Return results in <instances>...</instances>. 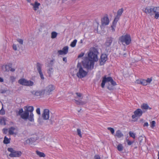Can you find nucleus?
<instances>
[{
    "label": "nucleus",
    "mask_w": 159,
    "mask_h": 159,
    "mask_svg": "<svg viewBox=\"0 0 159 159\" xmlns=\"http://www.w3.org/2000/svg\"><path fill=\"white\" fill-rule=\"evenodd\" d=\"M24 109L26 111L28 112V113L30 112V113H33L34 110V107L33 106H26L25 107H24Z\"/></svg>",
    "instance_id": "nucleus-21"
},
{
    "label": "nucleus",
    "mask_w": 159,
    "mask_h": 159,
    "mask_svg": "<svg viewBox=\"0 0 159 159\" xmlns=\"http://www.w3.org/2000/svg\"><path fill=\"white\" fill-rule=\"evenodd\" d=\"M53 60H51V61H50V62L51 63H52L53 62Z\"/></svg>",
    "instance_id": "nucleus-62"
},
{
    "label": "nucleus",
    "mask_w": 159,
    "mask_h": 159,
    "mask_svg": "<svg viewBox=\"0 0 159 159\" xmlns=\"http://www.w3.org/2000/svg\"><path fill=\"white\" fill-rule=\"evenodd\" d=\"M3 79L2 78L0 77V82H3Z\"/></svg>",
    "instance_id": "nucleus-58"
},
{
    "label": "nucleus",
    "mask_w": 159,
    "mask_h": 159,
    "mask_svg": "<svg viewBox=\"0 0 159 159\" xmlns=\"http://www.w3.org/2000/svg\"><path fill=\"white\" fill-rule=\"evenodd\" d=\"M77 42V40L76 39L74 40L71 43L70 46L72 47H74L76 44Z\"/></svg>",
    "instance_id": "nucleus-36"
},
{
    "label": "nucleus",
    "mask_w": 159,
    "mask_h": 159,
    "mask_svg": "<svg viewBox=\"0 0 159 159\" xmlns=\"http://www.w3.org/2000/svg\"><path fill=\"white\" fill-rule=\"evenodd\" d=\"M145 111L143 110V111L140 109V116L143 113L145 112Z\"/></svg>",
    "instance_id": "nucleus-53"
},
{
    "label": "nucleus",
    "mask_w": 159,
    "mask_h": 159,
    "mask_svg": "<svg viewBox=\"0 0 159 159\" xmlns=\"http://www.w3.org/2000/svg\"><path fill=\"white\" fill-rule=\"evenodd\" d=\"M55 87L53 85L50 84L47 86L45 89L46 92L48 95H50L52 93V92L55 89Z\"/></svg>",
    "instance_id": "nucleus-9"
},
{
    "label": "nucleus",
    "mask_w": 159,
    "mask_h": 159,
    "mask_svg": "<svg viewBox=\"0 0 159 159\" xmlns=\"http://www.w3.org/2000/svg\"><path fill=\"white\" fill-rule=\"evenodd\" d=\"M13 48L15 51L17 50L16 45L15 44H13L12 46Z\"/></svg>",
    "instance_id": "nucleus-52"
},
{
    "label": "nucleus",
    "mask_w": 159,
    "mask_h": 159,
    "mask_svg": "<svg viewBox=\"0 0 159 159\" xmlns=\"http://www.w3.org/2000/svg\"><path fill=\"white\" fill-rule=\"evenodd\" d=\"M42 66V65L39 63H37L36 68L37 70L40 75L41 79L43 80L44 79V78L42 71L41 68Z\"/></svg>",
    "instance_id": "nucleus-8"
},
{
    "label": "nucleus",
    "mask_w": 159,
    "mask_h": 159,
    "mask_svg": "<svg viewBox=\"0 0 159 159\" xmlns=\"http://www.w3.org/2000/svg\"><path fill=\"white\" fill-rule=\"evenodd\" d=\"M5 112L4 110L3 109V107L0 110V114L2 115H4L5 114Z\"/></svg>",
    "instance_id": "nucleus-42"
},
{
    "label": "nucleus",
    "mask_w": 159,
    "mask_h": 159,
    "mask_svg": "<svg viewBox=\"0 0 159 159\" xmlns=\"http://www.w3.org/2000/svg\"><path fill=\"white\" fill-rule=\"evenodd\" d=\"M15 80V78L14 76H10V80H11L12 82H14Z\"/></svg>",
    "instance_id": "nucleus-45"
},
{
    "label": "nucleus",
    "mask_w": 159,
    "mask_h": 159,
    "mask_svg": "<svg viewBox=\"0 0 159 159\" xmlns=\"http://www.w3.org/2000/svg\"><path fill=\"white\" fill-rule=\"evenodd\" d=\"M109 23V19L107 16H105L102 19V24L103 25H108Z\"/></svg>",
    "instance_id": "nucleus-16"
},
{
    "label": "nucleus",
    "mask_w": 159,
    "mask_h": 159,
    "mask_svg": "<svg viewBox=\"0 0 159 159\" xmlns=\"http://www.w3.org/2000/svg\"><path fill=\"white\" fill-rule=\"evenodd\" d=\"M140 84H142L143 85H147V81L145 80H141L140 81Z\"/></svg>",
    "instance_id": "nucleus-35"
},
{
    "label": "nucleus",
    "mask_w": 159,
    "mask_h": 159,
    "mask_svg": "<svg viewBox=\"0 0 159 159\" xmlns=\"http://www.w3.org/2000/svg\"><path fill=\"white\" fill-rule=\"evenodd\" d=\"M0 124L3 125H6L5 120L4 118L2 117L0 119Z\"/></svg>",
    "instance_id": "nucleus-34"
},
{
    "label": "nucleus",
    "mask_w": 159,
    "mask_h": 159,
    "mask_svg": "<svg viewBox=\"0 0 159 159\" xmlns=\"http://www.w3.org/2000/svg\"><path fill=\"white\" fill-rule=\"evenodd\" d=\"M143 126L144 127H145V126L148 127V122H146L144 124Z\"/></svg>",
    "instance_id": "nucleus-55"
},
{
    "label": "nucleus",
    "mask_w": 159,
    "mask_h": 159,
    "mask_svg": "<svg viewBox=\"0 0 159 159\" xmlns=\"http://www.w3.org/2000/svg\"><path fill=\"white\" fill-rule=\"evenodd\" d=\"M24 112L23 109H20L19 110L18 113L19 115H20L23 113Z\"/></svg>",
    "instance_id": "nucleus-49"
},
{
    "label": "nucleus",
    "mask_w": 159,
    "mask_h": 159,
    "mask_svg": "<svg viewBox=\"0 0 159 159\" xmlns=\"http://www.w3.org/2000/svg\"><path fill=\"white\" fill-rule=\"evenodd\" d=\"M107 129L111 131L112 134H114L115 130L113 128L111 127H108L107 128Z\"/></svg>",
    "instance_id": "nucleus-40"
},
{
    "label": "nucleus",
    "mask_w": 159,
    "mask_h": 159,
    "mask_svg": "<svg viewBox=\"0 0 159 159\" xmlns=\"http://www.w3.org/2000/svg\"><path fill=\"white\" fill-rule=\"evenodd\" d=\"M34 116L33 113H30V115L29 116L28 119L30 121H33L34 120Z\"/></svg>",
    "instance_id": "nucleus-30"
},
{
    "label": "nucleus",
    "mask_w": 159,
    "mask_h": 159,
    "mask_svg": "<svg viewBox=\"0 0 159 159\" xmlns=\"http://www.w3.org/2000/svg\"><path fill=\"white\" fill-rule=\"evenodd\" d=\"M80 42L81 43H83V40L82 39H81L80 41Z\"/></svg>",
    "instance_id": "nucleus-60"
},
{
    "label": "nucleus",
    "mask_w": 159,
    "mask_h": 159,
    "mask_svg": "<svg viewBox=\"0 0 159 159\" xmlns=\"http://www.w3.org/2000/svg\"><path fill=\"white\" fill-rule=\"evenodd\" d=\"M17 41L20 44L22 45L23 44V39H17Z\"/></svg>",
    "instance_id": "nucleus-41"
},
{
    "label": "nucleus",
    "mask_w": 159,
    "mask_h": 159,
    "mask_svg": "<svg viewBox=\"0 0 159 159\" xmlns=\"http://www.w3.org/2000/svg\"><path fill=\"white\" fill-rule=\"evenodd\" d=\"M68 46H65L63 48L62 50H59L58 51V52L59 55H65L68 52Z\"/></svg>",
    "instance_id": "nucleus-14"
},
{
    "label": "nucleus",
    "mask_w": 159,
    "mask_h": 159,
    "mask_svg": "<svg viewBox=\"0 0 159 159\" xmlns=\"http://www.w3.org/2000/svg\"><path fill=\"white\" fill-rule=\"evenodd\" d=\"M107 60V56L106 54H102L100 59V64L102 66L103 65Z\"/></svg>",
    "instance_id": "nucleus-11"
},
{
    "label": "nucleus",
    "mask_w": 159,
    "mask_h": 159,
    "mask_svg": "<svg viewBox=\"0 0 159 159\" xmlns=\"http://www.w3.org/2000/svg\"><path fill=\"white\" fill-rule=\"evenodd\" d=\"M31 5L32 6L33 9L34 11L37 10L39 8V6L40 5V3L37 2H35L34 3H31Z\"/></svg>",
    "instance_id": "nucleus-20"
},
{
    "label": "nucleus",
    "mask_w": 159,
    "mask_h": 159,
    "mask_svg": "<svg viewBox=\"0 0 159 159\" xmlns=\"http://www.w3.org/2000/svg\"><path fill=\"white\" fill-rule=\"evenodd\" d=\"M16 128L14 127H11L9 129V134L10 135H13L14 134V131L16 129Z\"/></svg>",
    "instance_id": "nucleus-27"
},
{
    "label": "nucleus",
    "mask_w": 159,
    "mask_h": 159,
    "mask_svg": "<svg viewBox=\"0 0 159 159\" xmlns=\"http://www.w3.org/2000/svg\"><path fill=\"white\" fill-rule=\"evenodd\" d=\"M117 149L119 151H121L123 150V147L121 144H120L117 146Z\"/></svg>",
    "instance_id": "nucleus-32"
},
{
    "label": "nucleus",
    "mask_w": 159,
    "mask_h": 159,
    "mask_svg": "<svg viewBox=\"0 0 159 159\" xmlns=\"http://www.w3.org/2000/svg\"><path fill=\"white\" fill-rule=\"evenodd\" d=\"M153 15L155 14L154 18L157 19L159 17V7H153Z\"/></svg>",
    "instance_id": "nucleus-10"
},
{
    "label": "nucleus",
    "mask_w": 159,
    "mask_h": 159,
    "mask_svg": "<svg viewBox=\"0 0 159 159\" xmlns=\"http://www.w3.org/2000/svg\"><path fill=\"white\" fill-rule=\"evenodd\" d=\"M3 130L4 133H5L6 134V133L7 131V129H3Z\"/></svg>",
    "instance_id": "nucleus-57"
},
{
    "label": "nucleus",
    "mask_w": 159,
    "mask_h": 159,
    "mask_svg": "<svg viewBox=\"0 0 159 159\" xmlns=\"http://www.w3.org/2000/svg\"><path fill=\"white\" fill-rule=\"evenodd\" d=\"M36 153L40 157H44L45 156V154L43 153L38 151H36Z\"/></svg>",
    "instance_id": "nucleus-29"
},
{
    "label": "nucleus",
    "mask_w": 159,
    "mask_h": 159,
    "mask_svg": "<svg viewBox=\"0 0 159 159\" xmlns=\"http://www.w3.org/2000/svg\"><path fill=\"white\" fill-rule=\"evenodd\" d=\"M113 38L111 37H108L104 45L106 48L110 47L112 42Z\"/></svg>",
    "instance_id": "nucleus-12"
},
{
    "label": "nucleus",
    "mask_w": 159,
    "mask_h": 159,
    "mask_svg": "<svg viewBox=\"0 0 159 159\" xmlns=\"http://www.w3.org/2000/svg\"><path fill=\"white\" fill-rule=\"evenodd\" d=\"M141 108L143 110H147L148 109H149L150 110L151 109V108L150 107H149V106L147 104H145V103H143L142 105L141 106Z\"/></svg>",
    "instance_id": "nucleus-24"
},
{
    "label": "nucleus",
    "mask_w": 159,
    "mask_h": 159,
    "mask_svg": "<svg viewBox=\"0 0 159 159\" xmlns=\"http://www.w3.org/2000/svg\"><path fill=\"white\" fill-rule=\"evenodd\" d=\"M75 103L78 105H82L85 104V102L82 101L81 100L78 101L75 99Z\"/></svg>",
    "instance_id": "nucleus-31"
},
{
    "label": "nucleus",
    "mask_w": 159,
    "mask_h": 159,
    "mask_svg": "<svg viewBox=\"0 0 159 159\" xmlns=\"http://www.w3.org/2000/svg\"><path fill=\"white\" fill-rule=\"evenodd\" d=\"M12 64L11 63H7L6 64L3 65L2 67V70L4 71L9 72L10 71L14 72L15 68H12Z\"/></svg>",
    "instance_id": "nucleus-6"
},
{
    "label": "nucleus",
    "mask_w": 159,
    "mask_h": 159,
    "mask_svg": "<svg viewBox=\"0 0 159 159\" xmlns=\"http://www.w3.org/2000/svg\"><path fill=\"white\" fill-rule=\"evenodd\" d=\"M94 158L95 159H101L100 157L98 155H95Z\"/></svg>",
    "instance_id": "nucleus-54"
},
{
    "label": "nucleus",
    "mask_w": 159,
    "mask_h": 159,
    "mask_svg": "<svg viewBox=\"0 0 159 159\" xmlns=\"http://www.w3.org/2000/svg\"><path fill=\"white\" fill-rule=\"evenodd\" d=\"M129 134L130 136L131 137H132L133 138H135V134L133 133L130 131L129 132Z\"/></svg>",
    "instance_id": "nucleus-44"
},
{
    "label": "nucleus",
    "mask_w": 159,
    "mask_h": 159,
    "mask_svg": "<svg viewBox=\"0 0 159 159\" xmlns=\"http://www.w3.org/2000/svg\"><path fill=\"white\" fill-rule=\"evenodd\" d=\"M139 116V108L137 109L134 112V115L132 116V118L134 121H135L138 118V116Z\"/></svg>",
    "instance_id": "nucleus-15"
},
{
    "label": "nucleus",
    "mask_w": 159,
    "mask_h": 159,
    "mask_svg": "<svg viewBox=\"0 0 159 159\" xmlns=\"http://www.w3.org/2000/svg\"><path fill=\"white\" fill-rule=\"evenodd\" d=\"M44 93V91L43 90H38L37 91H34L32 92V94L36 96H40L43 95Z\"/></svg>",
    "instance_id": "nucleus-18"
},
{
    "label": "nucleus",
    "mask_w": 159,
    "mask_h": 159,
    "mask_svg": "<svg viewBox=\"0 0 159 159\" xmlns=\"http://www.w3.org/2000/svg\"><path fill=\"white\" fill-rule=\"evenodd\" d=\"M126 141L127 143V144H128V145H131L133 143V142H132L129 141V140L127 139H126Z\"/></svg>",
    "instance_id": "nucleus-48"
},
{
    "label": "nucleus",
    "mask_w": 159,
    "mask_h": 159,
    "mask_svg": "<svg viewBox=\"0 0 159 159\" xmlns=\"http://www.w3.org/2000/svg\"><path fill=\"white\" fill-rule=\"evenodd\" d=\"M57 35V33L55 31L52 32L51 33V37L52 39L55 38Z\"/></svg>",
    "instance_id": "nucleus-33"
},
{
    "label": "nucleus",
    "mask_w": 159,
    "mask_h": 159,
    "mask_svg": "<svg viewBox=\"0 0 159 159\" xmlns=\"http://www.w3.org/2000/svg\"><path fill=\"white\" fill-rule=\"evenodd\" d=\"M146 138L144 136H140V143L142 142V141H145Z\"/></svg>",
    "instance_id": "nucleus-37"
},
{
    "label": "nucleus",
    "mask_w": 159,
    "mask_h": 159,
    "mask_svg": "<svg viewBox=\"0 0 159 159\" xmlns=\"http://www.w3.org/2000/svg\"><path fill=\"white\" fill-rule=\"evenodd\" d=\"M126 54H124V55H125Z\"/></svg>",
    "instance_id": "nucleus-64"
},
{
    "label": "nucleus",
    "mask_w": 159,
    "mask_h": 159,
    "mask_svg": "<svg viewBox=\"0 0 159 159\" xmlns=\"http://www.w3.org/2000/svg\"><path fill=\"white\" fill-rule=\"evenodd\" d=\"M80 65L78 63L77 66V68L79 69V71L77 73V76L79 78H82L85 77L87 74V72L84 70L81 66H79Z\"/></svg>",
    "instance_id": "nucleus-5"
},
{
    "label": "nucleus",
    "mask_w": 159,
    "mask_h": 159,
    "mask_svg": "<svg viewBox=\"0 0 159 159\" xmlns=\"http://www.w3.org/2000/svg\"><path fill=\"white\" fill-rule=\"evenodd\" d=\"M98 52L96 48H90L88 53V57H86L83 64L84 66L88 70H92L94 67V62L98 60Z\"/></svg>",
    "instance_id": "nucleus-1"
},
{
    "label": "nucleus",
    "mask_w": 159,
    "mask_h": 159,
    "mask_svg": "<svg viewBox=\"0 0 159 159\" xmlns=\"http://www.w3.org/2000/svg\"><path fill=\"white\" fill-rule=\"evenodd\" d=\"M36 113L38 115H40V108H37L36 109Z\"/></svg>",
    "instance_id": "nucleus-50"
},
{
    "label": "nucleus",
    "mask_w": 159,
    "mask_h": 159,
    "mask_svg": "<svg viewBox=\"0 0 159 159\" xmlns=\"http://www.w3.org/2000/svg\"><path fill=\"white\" fill-rule=\"evenodd\" d=\"M84 55V53L83 52H81L80 54H79L78 56V58H80L82 57Z\"/></svg>",
    "instance_id": "nucleus-51"
},
{
    "label": "nucleus",
    "mask_w": 159,
    "mask_h": 159,
    "mask_svg": "<svg viewBox=\"0 0 159 159\" xmlns=\"http://www.w3.org/2000/svg\"><path fill=\"white\" fill-rule=\"evenodd\" d=\"M7 151L11 153L9 154V156L11 157H19L21 155L22 153L21 151H15L11 148H7Z\"/></svg>",
    "instance_id": "nucleus-4"
},
{
    "label": "nucleus",
    "mask_w": 159,
    "mask_h": 159,
    "mask_svg": "<svg viewBox=\"0 0 159 159\" xmlns=\"http://www.w3.org/2000/svg\"><path fill=\"white\" fill-rule=\"evenodd\" d=\"M77 132L78 135L80 137H82V134H81V129H77Z\"/></svg>",
    "instance_id": "nucleus-38"
},
{
    "label": "nucleus",
    "mask_w": 159,
    "mask_h": 159,
    "mask_svg": "<svg viewBox=\"0 0 159 159\" xmlns=\"http://www.w3.org/2000/svg\"><path fill=\"white\" fill-rule=\"evenodd\" d=\"M76 94L77 95V96L80 98V99H82V94L80 93H76Z\"/></svg>",
    "instance_id": "nucleus-46"
},
{
    "label": "nucleus",
    "mask_w": 159,
    "mask_h": 159,
    "mask_svg": "<svg viewBox=\"0 0 159 159\" xmlns=\"http://www.w3.org/2000/svg\"><path fill=\"white\" fill-rule=\"evenodd\" d=\"M156 122L155 121L153 120L151 122V127L153 128L155 126Z\"/></svg>",
    "instance_id": "nucleus-39"
},
{
    "label": "nucleus",
    "mask_w": 159,
    "mask_h": 159,
    "mask_svg": "<svg viewBox=\"0 0 159 159\" xmlns=\"http://www.w3.org/2000/svg\"><path fill=\"white\" fill-rule=\"evenodd\" d=\"M6 92V90H3L1 92V93H5Z\"/></svg>",
    "instance_id": "nucleus-59"
},
{
    "label": "nucleus",
    "mask_w": 159,
    "mask_h": 159,
    "mask_svg": "<svg viewBox=\"0 0 159 159\" xmlns=\"http://www.w3.org/2000/svg\"><path fill=\"white\" fill-rule=\"evenodd\" d=\"M153 8L147 7L145 9L144 12L147 14H149L151 16L153 15Z\"/></svg>",
    "instance_id": "nucleus-17"
},
{
    "label": "nucleus",
    "mask_w": 159,
    "mask_h": 159,
    "mask_svg": "<svg viewBox=\"0 0 159 159\" xmlns=\"http://www.w3.org/2000/svg\"><path fill=\"white\" fill-rule=\"evenodd\" d=\"M53 71L52 66H49V68L47 70V73L49 75V77H51Z\"/></svg>",
    "instance_id": "nucleus-25"
},
{
    "label": "nucleus",
    "mask_w": 159,
    "mask_h": 159,
    "mask_svg": "<svg viewBox=\"0 0 159 159\" xmlns=\"http://www.w3.org/2000/svg\"><path fill=\"white\" fill-rule=\"evenodd\" d=\"M110 82L111 85L113 86L116 85V82L114 81L111 77H106L105 76L103 78L102 83L101 84V87L102 88H104L106 83Z\"/></svg>",
    "instance_id": "nucleus-3"
},
{
    "label": "nucleus",
    "mask_w": 159,
    "mask_h": 159,
    "mask_svg": "<svg viewBox=\"0 0 159 159\" xmlns=\"http://www.w3.org/2000/svg\"><path fill=\"white\" fill-rule=\"evenodd\" d=\"M10 138H8L6 136H5L3 142L4 144H8L10 143Z\"/></svg>",
    "instance_id": "nucleus-28"
},
{
    "label": "nucleus",
    "mask_w": 159,
    "mask_h": 159,
    "mask_svg": "<svg viewBox=\"0 0 159 159\" xmlns=\"http://www.w3.org/2000/svg\"><path fill=\"white\" fill-rule=\"evenodd\" d=\"M63 61L65 62H67V58L66 57H64L63 58Z\"/></svg>",
    "instance_id": "nucleus-56"
},
{
    "label": "nucleus",
    "mask_w": 159,
    "mask_h": 159,
    "mask_svg": "<svg viewBox=\"0 0 159 159\" xmlns=\"http://www.w3.org/2000/svg\"><path fill=\"white\" fill-rule=\"evenodd\" d=\"M27 1L28 2H30L31 1V0H27Z\"/></svg>",
    "instance_id": "nucleus-63"
},
{
    "label": "nucleus",
    "mask_w": 159,
    "mask_h": 159,
    "mask_svg": "<svg viewBox=\"0 0 159 159\" xmlns=\"http://www.w3.org/2000/svg\"><path fill=\"white\" fill-rule=\"evenodd\" d=\"M49 111L48 109H45L42 114V117L44 120H47L49 118Z\"/></svg>",
    "instance_id": "nucleus-13"
},
{
    "label": "nucleus",
    "mask_w": 159,
    "mask_h": 159,
    "mask_svg": "<svg viewBox=\"0 0 159 159\" xmlns=\"http://www.w3.org/2000/svg\"><path fill=\"white\" fill-rule=\"evenodd\" d=\"M158 159H159V151L158 152Z\"/></svg>",
    "instance_id": "nucleus-61"
},
{
    "label": "nucleus",
    "mask_w": 159,
    "mask_h": 159,
    "mask_svg": "<svg viewBox=\"0 0 159 159\" xmlns=\"http://www.w3.org/2000/svg\"><path fill=\"white\" fill-rule=\"evenodd\" d=\"M118 20H119L115 18L113 21L111 25V30L112 32H114L115 31V28L116 26Z\"/></svg>",
    "instance_id": "nucleus-22"
},
{
    "label": "nucleus",
    "mask_w": 159,
    "mask_h": 159,
    "mask_svg": "<svg viewBox=\"0 0 159 159\" xmlns=\"http://www.w3.org/2000/svg\"><path fill=\"white\" fill-rule=\"evenodd\" d=\"M123 12V9L122 8L118 10L117 12V15L115 18L119 20L120 16L122 15Z\"/></svg>",
    "instance_id": "nucleus-23"
},
{
    "label": "nucleus",
    "mask_w": 159,
    "mask_h": 159,
    "mask_svg": "<svg viewBox=\"0 0 159 159\" xmlns=\"http://www.w3.org/2000/svg\"><path fill=\"white\" fill-rule=\"evenodd\" d=\"M29 113L25 110L23 113L21 115V117L25 120L27 119L29 117Z\"/></svg>",
    "instance_id": "nucleus-19"
},
{
    "label": "nucleus",
    "mask_w": 159,
    "mask_h": 159,
    "mask_svg": "<svg viewBox=\"0 0 159 159\" xmlns=\"http://www.w3.org/2000/svg\"><path fill=\"white\" fill-rule=\"evenodd\" d=\"M119 41L122 43V44L128 45L130 44L131 41L130 36L128 34L122 35L119 38Z\"/></svg>",
    "instance_id": "nucleus-2"
},
{
    "label": "nucleus",
    "mask_w": 159,
    "mask_h": 159,
    "mask_svg": "<svg viewBox=\"0 0 159 159\" xmlns=\"http://www.w3.org/2000/svg\"><path fill=\"white\" fill-rule=\"evenodd\" d=\"M18 83L20 84L26 86H30L34 85V82L31 80H28L22 78L18 80Z\"/></svg>",
    "instance_id": "nucleus-7"
},
{
    "label": "nucleus",
    "mask_w": 159,
    "mask_h": 159,
    "mask_svg": "<svg viewBox=\"0 0 159 159\" xmlns=\"http://www.w3.org/2000/svg\"><path fill=\"white\" fill-rule=\"evenodd\" d=\"M115 136L117 138H120L123 137L124 135L120 130H118L116 131Z\"/></svg>",
    "instance_id": "nucleus-26"
},
{
    "label": "nucleus",
    "mask_w": 159,
    "mask_h": 159,
    "mask_svg": "<svg viewBox=\"0 0 159 159\" xmlns=\"http://www.w3.org/2000/svg\"><path fill=\"white\" fill-rule=\"evenodd\" d=\"M152 79L151 78H148L147 80H146L147 83L148 84V83H150L152 81Z\"/></svg>",
    "instance_id": "nucleus-47"
},
{
    "label": "nucleus",
    "mask_w": 159,
    "mask_h": 159,
    "mask_svg": "<svg viewBox=\"0 0 159 159\" xmlns=\"http://www.w3.org/2000/svg\"><path fill=\"white\" fill-rule=\"evenodd\" d=\"M114 87L113 86L109 84L107 86V89L109 90H111L114 89Z\"/></svg>",
    "instance_id": "nucleus-43"
}]
</instances>
